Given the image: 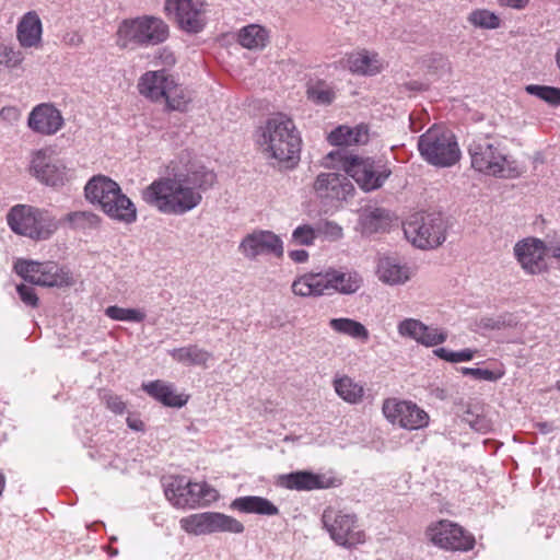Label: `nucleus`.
<instances>
[{"label":"nucleus","mask_w":560,"mask_h":560,"mask_svg":"<svg viewBox=\"0 0 560 560\" xmlns=\"http://www.w3.org/2000/svg\"><path fill=\"white\" fill-rule=\"evenodd\" d=\"M215 180V174L203 166L173 177L153 180L141 191L142 200L163 214L183 215L200 205V189H207Z\"/></svg>","instance_id":"obj_1"},{"label":"nucleus","mask_w":560,"mask_h":560,"mask_svg":"<svg viewBox=\"0 0 560 560\" xmlns=\"http://www.w3.org/2000/svg\"><path fill=\"white\" fill-rule=\"evenodd\" d=\"M260 142L268 158L279 163L295 164L300 159L301 137L293 120L278 114L266 121Z\"/></svg>","instance_id":"obj_2"},{"label":"nucleus","mask_w":560,"mask_h":560,"mask_svg":"<svg viewBox=\"0 0 560 560\" xmlns=\"http://www.w3.org/2000/svg\"><path fill=\"white\" fill-rule=\"evenodd\" d=\"M137 88L143 97L153 103H164L170 112H185L191 102L188 91L166 70L144 72Z\"/></svg>","instance_id":"obj_3"},{"label":"nucleus","mask_w":560,"mask_h":560,"mask_svg":"<svg viewBox=\"0 0 560 560\" xmlns=\"http://www.w3.org/2000/svg\"><path fill=\"white\" fill-rule=\"evenodd\" d=\"M471 160V166L479 173L511 178L518 175V171L504 152L501 143L490 137H480L475 139L468 148Z\"/></svg>","instance_id":"obj_4"},{"label":"nucleus","mask_w":560,"mask_h":560,"mask_svg":"<svg viewBox=\"0 0 560 560\" xmlns=\"http://www.w3.org/2000/svg\"><path fill=\"white\" fill-rule=\"evenodd\" d=\"M328 159L337 161L347 175L352 177L364 191L381 188L390 176V168L381 160L369 156L343 154L340 151L330 152Z\"/></svg>","instance_id":"obj_5"},{"label":"nucleus","mask_w":560,"mask_h":560,"mask_svg":"<svg viewBox=\"0 0 560 560\" xmlns=\"http://www.w3.org/2000/svg\"><path fill=\"white\" fill-rule=\"evenodd\" d=\"M168 37L167 24L155 16L142 15L122 20L116 31V45L120 48L153 46Z\"/></svg>","instance_id":"obj_6"},{"label":"nucleus","mask_w":560,"mask_h":560,"mask_svg":"<svg viewBox=\"0 0 560 560\" xmlns=\"http://www.w3.org/2000/svg\"><path fill=\"white\" fill-rule=\"evenodd\" d=\"M418 149L429 164L439 167L453 166L460 159V150L455 136L443 126L434 125L421 135Z\"/></svg>","instance_id":"obj_7"},{"label":"nucleus","mask_w":560,"mask_h":560,"mask_svg":"<svg viewBox=\"0 0 560 560\" xmlns=\"http://www.w3.org/2000/svg\"><path fill=\"white\" fill-rule=\"evenodd\" d=\"M165 497L176 509H196L209 505L219 498L208 482L192 481L185 476H172L165 487Z\"/></svg>","instance_id":"obj_8"},{"label":"nucleus","mask_w":560,"mask_h":560,"mask_svg":"<svg viewBox=\"0 0 560 560\" xmlns=\"http://www.w3.org/2000/svg\"><path fill=\"white\" fill-rule=\"evenodd\" d=\"M7 221L10 229L32 240H47L57 229V221L45 210L16 205L9 211Z\"/></svg>","instance_id":"obj_9"},{"label":"nucleus","mask_w":560,"mask_h":560,"mask_svg":"<svg viewBox=\"0 0 560 560\" xmlns=\"http://www.w3.org/2000/svg\"><path fill=\"white\" fill-rule=\"evenodd\" d=\"M322 522L330 538L338 546L352 549L366 541V533L354 513L329 506L324 510Z\"/></svg>","instance_id":"obj_10"},{"label":"nucleus","mask_w":560,"mask_h":560,"mask_svg":"<svg viewBox=\"0 0 560 560\" xmlns=\"http://www.w3.org/2000/svg\"><path fill=\"white\" fill-rule=\"evenodd\" d=\"M406 237L417 247L434 248L445 240V224L440 213H417L405 224Z\"/></svg>","instance_id":"obj_11"},{"label":"nucleus","mask_w":560,"mask_h":560,"mask_svg":"<svg viewBox=\"0 0 560 560\" xmlns=\"http://www.w3.org/2000/svg\"><path fill=\"white\" fill-rule=\"evenodd\" d=\"M13 269L24 280L37 285L63 287L72 282L70 273L54 261L38 262L20 258Z\"/></svg>","instance_id":"obj_12"},{"label":"nucleus","mask_w":560,"mask_h":560,"mask_svg":"<svg viewBox=\"0 0 560 560\" xmlns=\"http://www.w3.org/2000/svg\"><path fill=\"white\" fill-rule=\"evenodd\" d=\"M180 528L194 536H201L218 532L242 533L244 525L236 518L217 512H203L182 517Z\"/></svg>","instance_id":"obj_13"},{"label":"nucleus","mask_w":560,"mask_h":560,"mask_svg":"<svg viewBox=\"0 0 560 560\" xmlns=\"http://www.w3.org/2000/svg\"><path fill=\"white\" fill-rule=\"evenodd\" d=\"M425 535L433 545L446 550L467 551L475 546L474 536L448 520L430 524Z\"/></svg>","instance_id":"obj_14"},{"label":"nucleus","mask_w":560,"mask_h":560,"mask_svg":"<svg viewBox=\"0 0 560 560\" xmlns=\"http://www.w3.org/2000/svg\"><path fill=\"white\" fill-rule=\"evenodd\" d=\"M382 411L390 423L407 430H419L429 424V415L410 400L387 398L383 401Z\"/></svg>","instance_id":"obj_15"},{"label":"nucleus","mask_w":560,"mask_h":560,"mask_svg":"<svg viewBox=\"0 0 560 560\" xmlns=\"http://www.w3.org/2000/svg\"><path fill=\"white\" fill-rule=\"evenodd\" d=\"M514 256L525 273L530 276L549 272L547 244L537 237L518 241L513 248Z\"/></svg>","instance_id":"obj_16"},{"label":"nucleus","mask_w":560,"mask_h":560,"mask_svg":"<svg viewBox=\"0 0 560 560\" xmlns=\"http://www.w3.org/2000/svg\"><path fill=\"white\" fill-rule=\"evenodd\" d=\"M165 10L173 14L180 28L187 32L198 33L206 24L202 0H166Z\"/></svg>","instance_id":"obj_17"},{"label":"nucleus","mask_w":560,"mask_h":560,"mask_svg":"<svg viewBox=\"0 0 560 560\" xmlns=\"http://www.w3.org/2000/svg\"><path fill=\"white\" fill-rule=\"evenodd\" d=\"M31 170L37 179L49 186L62 185L66 180V167L56 159L51 149H40L34 152Z\"/></svg>","instance_id":"obj_18"},{"label":"nucleus","mask_w":560,"mask_h":560,"mask_svg":"<svg viewBox=\"0 0 560 560\" xmlns=\"http://www.w3.org/2000/svg\"><path fill=\"white\" fill-rule=\"evenodd\" d=\"M240 250L244 256L252 259L259 255H273L281 258L283 256V243L273 232L259 230L243 238Z\"/></svg>","instance_id":"obj_19"},{"label":"nucleus","mask_w":560,"mask_h":560,"mask_svg":"<svg viewBox=\"0 0 560 560\" xmlns=\"http://www.w3.org/2000/svg\"><path fill=\"white\" fill-rule=\"evenodd\" d=\"M61 112L51 103L36 105L27 118L28 128L42 136L56 135L63 127Z\"/></svg>","instance_id":"obj_20"},{"label":"nucleus","mask_w":560,"mask_h":560,"mask_svg":"<svg viewBox=\"0 0 560 560\" xmlns=\"http://www.w3.org/2000/svg\"><path fill=\"white\" fill-rule=\"evenodd\" d=\"M278 485L288 490L312 491L316 489H328L336 486V479L325 475L300 470L281 475Z\"/></svg>","instance_id":"obj_21"},{"label":"nucleus","mask_w":560,"mask_h":560,"mask_svg":"<svg viewBox=\"0 0 560 560\" xmlns=\"http://www.w3.org/2000/svg\"><path fill=\"white\" fill-rule=\"evenodd\" d=\"M313 189L320 199L342 200L353 190V185L341 174L320 173L317 175Z\"/></svg>","instance_id":"obj_22"},{"label":"nucleus","mask_w":560,"mask_h":560,"mask_svg":"<svg viewBox=\"0 0 560 560\" xmlns=\"http://www.w3.org/2000/svg\"><path fill=\"white\" fill-rule=\"evenodd\" d=\"M43 24L36 11L26 12L16 25V38L23 48L42 46Z\"/></svg>","instance_id":"obj_23"},{"label":"nucleus","mask_w":560,"mask_h":560,"mask_svg":"<svg viewBox=\"0 0 560 560\" xmlns=\"http://www.w3.org/2000/svg\"><path fill=\"white\" fill-rule=\"evenodd\" d=\"M102 211L113 220L131 224L137 221L138 212L135 203L127 197L121 188L115 190L113 197L105 202Z\"/></svg>","instance_id":"obj_24"},{"label":"nucleus","mask_w":560,"mask_h":560,"mask_svg":"<svg viewBox=\"0 0 560 560\" xmlns=\"http://www.w3.org/2000/svg\"><path fill=\"white\" fill-rule=\"evenodd\" d=\"M293 294L302 298H318L330 295L326 270L320 272H306L298 277L291 285Z\"/></svg>","instance_id":"obj_25"},{"label":"nucleus","mask_w":560,"mask_h":560,"mask_svg":"<svg viewBox=\"0 0 560 560\" xmlns=\"http://www.w3.org/2000/svg\"><path fill=\"white\" fill-rule=\"evenodd\" d=\"M330 295L335 293L352 294L360 290L363 278L355 270L341 271L335 268L326 269Z\"/></svg>","instance_id":"obj_26"},{"label":"nucleus","mask_w":560,"mask_h":560,"mask_svg":"<svg viewBox=\"0 0 560 560\" xmlns=\"http://www.w3.org/2000/svg\"><path fill=\"white\" fill-rule=\"evenodd\" d=\"M327 139L330 144L337 147L363 145L369 142L370 129L366 124L354 127L340 125L328 135Z\"/></svg>","instance_id":"obj_27"},{"label":"nucleus","mask_w":560,"mask_h":560,"mask_svg":"<svg viewBox=\"0 0 560 560\" xmlns=\"http://www.w3.org/2000/svg\"><path fill=\"white\" fill-rule=\"evenodd\" d=\"M347 66L354 74L372 77L382 72L384 62L377 52L362 49L348 55Z\"/></svg>","instance_id":"obj_28"},{"label":"nucleus","mask_w":560,"mask_h":560,"mask_svg":"<svg viewBox=\"0 0 560 560\" xmlns=\"http://www.w3.org/2000/svg\"><path fill=\"white\" fill-rule=\"evenodd\" d=\"M119 187L112 178L96 175L86 183L84 187L85 197L91 203L97 205L102 210L105 202L109 200V197H113V194Z\"/></svg>","instance_id":"obj_29"},{"label":"nucleus","mask_w":560,"mask_h":560,"mask_svg":"<svg viewBox=\"0 0 560 560\" xmlns=\"http://www.w3.org/2000/svg\"><path fill=\"white\" fill-rule=\"evenodd\" d=\"M143 390L167 407L180 408L188 401V396L177 394L171 384L156 380L142 385Z\"/></svg>","instance_id":"obj_30"},{"label":"nucleus","mask_w":560,"mask_h":560,"mask_svg":"<svg viewBox=\"0 0 560 560\" xmlns=\"http://www.w3.org/2000/svg\"><path fill=\"white\" fill-rule=\"evenodd\" d=\"M376 273L382 282L390 285L402 284L411 277L407 266L398 265L387 257L380 259Z\"/></svg>","instance_id":"obj_31"},{"label":"nucleus","mask_w":560,"mask_h":560,"mask_svg":"<svg viewBox=\"0 0 560 560\" xmlns=\"http://www.w3.org/2000/svg\"><path fill=\"white\" fill-rule=\"evenodd\" d=\"M232 508L243 513H254L260 515H277L279 509L268 499L262 497L247 495L233 501Z\"/></svg>","instance_id":"obj_32"},{"label":"nucleus","mask_w":560,"mask_h":560,"mask_svg":"<svg viewBox=\"0 0 560 560\" xmlns=\"http://www.w3.org/2000/svg\"><path fill=\"white\" fill-rule=\"evenodd\" d=\"M170 354L175 361L188 365L207 366L208 361L212 359L211 352L196 345L173 349Z\"/></svg>","instance_id":"obj_33"},{"label":"nucleus","mask_w":560,"mask_h":560,"mask_svg":"<svg viewBox=\"0 0 560 560\" xmlns=\"http://www.w3.org/2000/svg\"><path fill=\"white\" fill-rule=\"evenodd\" d=\"M334 388L338 396L349 404H359L364 396V387L345 375L334 381Z\"/></svg>","instance_id":"obj_34"},{"label":"nucleus","mask_w":560,"mask_h":560,"mask_svg":"<svg viewBox=\"0 0 560 560\" xmlns=\"http://www.w3.org/2000/svg\"><path fill=\"white\" fill-rule=\"evenodd\" d=\"M330 328L342 335H347L351 338L359 339L362 341H368L370 334L366 327L361 324L360 322H357L351 318H332L329 322Z\"/></svg>","instance_id":"obj_35"},{"label":"nucleus","mask_w":560,"mask_h":560,"mask_svg":"<svg viewBox=\"0 0 560 560\" xmlns=\"http://www.w3.org/2000/svg\"><path fill=\"white\" fill-rule=\"evenodd\" d=\"M268 34L259 25H248L241 30L238 34L240 44L247 49H261L266 46Z\"/></svg>","instance_id":"obj_36"},{"label":"nucleus","mask_w":560,"mask_h":560,"mask_svg":"<svg viewBox=\"0 0 560 560\" xmlns=\"http://www.w3.org/2000/svg\"><path fill=\"white\" fill-rule=\"evenodd\" d=\"M306 95L310 101L317 105H330L336 97L334 89L323 80L308 83Z\"/></svg>","instance_id":"obj_37"},{"label":"nucleus","mask_w":560,"mask_h":560,"mask_svg":"<svg viewBox=\"0 0 560 560\" xmlns=\"http://www.w3.org/2000/svg\"><path fill=\"white\" fill-rule=\"evenodd\" d=\"M467 21L475 27L485 30H495L500 27L501 20L492 11L487 9H476L469 13Z\"/></svg>","instance_id":"obj_38"},{"label":"nucleus","mask_w":560,"mask_h":560,"mask_svg":"<svg viewBox=\"0 0 560 560\" xmlns=\"http://www.w3.org/2000/svg\"><path fill=\"white\" fill-rule=\"evenodd\" d=\"M526 93L534 95L552 106H560V89L549 85L529 84L525 86Z\"/></svg>","instance_id":"obj_39"},{"label":"nucleus","mask_w":560,"mask_h":560,"mask_svg":"<svg viewBox=\"0 0 560 560\" xmlns=\"http://www.w3.org/2000/svg\"><path fill=\"white\" fill-rule=\"evenodd\" d=\"M105 315L113 320L120 322L140 323L145 318V314L140 310L124 308L117 305H110L106 307Z\"/></svg>","instance_id":"obj_40"},{"label":"nucleus","mask_w":560,"mask_h":560,"mask_svg":"<svg viewBox=\"0 0 560 560\" xmlns=\"http://www.w3.org/2000/svg\"><path fill=\"white\" fill-rule=\"evenodd\" d=\"M66 220L73 229H94L100 224V217L89 211H75L67 214Z\"/></svg>","instance_id":"obj_41"},{"label":"nucleus","mask_w":560,"mask_h":560,"mask_svg":"<svg viewBox=\"0 0 560 560\" xmlns=\"http://www.w3.org/2000/svg\"><path fill=\"white\" fill-rule=\"evenodd\" d=\"M24 55L13 46L0 44V66L7 69H14L22 65Z\"/></svg>","instance_id":"obj_42"},{"label":"nucleus","mask_w":560,"mask_h":560,"mask_svg":"<svg viewBox=\"0 0 560 560\" xmlns=\"http://www.w3.org/2000/svg\"><path fill=\"white\" fill-rule=\"evenodd\" d=\"M460 372L464 375H469L475 380L495 382L502 378L505 370L501 366L495 370L479 369V368H462Z\"/></svg>","instance_id":"obj_43"},{"label":"nucleus","mask_w":560,"mask_h":560,"mask_svg":"<svg viewBox=\"0 0 560 560\" xmlns=\"http://www.w3.org/2000/svg\"><path fill=\"white\" fill-rule=\"evenodd\" d=\"M427 325L415 318H407L399 323L398 332L402 337H409L418 341L421 332L425 331Z\"/></svg>","instance_id":"obj_44"},{"label":"nucleus","mask_w":560,"mask_h":560,"mask_svg":"<svg viewBox=\"0 0 560 560\" xmlns=\"http://www.w3.org/2000/svg\"><path fill=\"white\" fill-rule=\"evenodd\" d=\"M447 338V334L441 329L427 326L425 331L421 332L418 341L425 347H433L443 343Z\"/></svg>","instance_id":"obj_45"},{"label":"nucleus","mask_w":560,"mask_h":560,"mask_svg":"<svg viewBox=\"0 0 560 560\" xmlns=\"http://www.w3.org/2000/svg\"><path fill=\"white\" fill-rule=\"evenodd\" d=\"M316 229L311 225H300L292 233V240L299 245L310 246L316 238Z\"/></svg>","instance_id":"obj_46"},{"label":"nucleus","mask_w":560,"mask_h":560,"mask_svg":"<svg viewBox=\"0 0 560 560\" xmlns=\"http://www.w3.org/2000/svg\"><path fill=\"white\" fill-rule=\"evenodd\" d=\"M103 402L106 405V407L112 410L114 413L121 415L126 410V404L122 401V399L109 392L104 393L102 396Z\"/></svg>","instance_id":"obj_47"},{"label":"nucleus","mask_w":560,"mask_h":560,"mask_svg":"<svg viewBox=\"0 0 560 560\" xmlns=\"http://www.w3.org/2000/svg\"><path fill=\"white\" fill-rule=\"evenodd\" d=\"M316 231L331 240H338L342 236V229L335 222L325 221L318 223Z\"/></svg>","instance_id":"obj_48"},{"label":"nucleus","mask_w":560,"mask_h":560,"mask_svg":"<svg viewBox=\"0 0 560 560\" xmlns=\"http://www.w3.org/2000/svg\"><path fill=\"white\" fill-rule=\"evenodd\" d=\"M16 291L22 302L27 306L36 307L38 305V298L34 288L26 284H19Z\"/></svg>","instance_id":"obj_49"},{"label":"nucleus","mask_w":560,"mask_h":560,"mask_svg":"<svg viewBox=\"0 0 560 560\" xmlns=\"http://www.w3.org/2000/svg\"><path fill=\"white\" fill-rule=\"evenodd\" d=\"M550 253L551 257L560 260V237H555L547 244V254Z\"/></svg>","instance_id":"obj_50"},{"label":"nucleus","mask_w":560,"mask_h":560,"mask_svg":"<svg viewBox=\"0 0 560 560\" xmlns=\"http://www.w3.org/2000/svg\"><path fill=\"white\" fill-rule=\"evenodd\" d=\"M529 0H498L501 7H509L516 10H522L528 4Z\"/></svg>","instance_id":"obj_51"},{"label":"nucleus","mask_w":560,"mask_h":560,"mask_svg":"<svg viewBox=\"0 0 560 560\" xmlns=\"http://www.w3.org/2000/svg\"><path fill=\"white\" fill-rule=\"evenodd\" d=\"M127 425L133 430V431H144V422L139 418V417H136V416H128L127 417Z\"/></svg>","instance_id":"obj_52"},{"label":"nucleus","mask_w":560,"mask_h":560,"mask_svg":"<svg viewBox=\"0 0 560 560\" xmlns=\"http://www.w3.org/2000/svg\"><path fill=\"white\" fill-rule=\"evenodd\" d=\"M63 43L69 46H79L82 43V36L78 32H69L63 36Z\"/></svg>","instance_id":"obj_53"},{"label":"nucleus","mask_w":560,"mask_h":560,"mask_svg":"<svg viewBox=\"0 0 560 560\" xmlns=\"http://www.w3.org/2000/svg\"><path fill=\"white\" fill-rule=\"evenodd\" d=\"M434 354L436 357H439L440 359H443L447 362H455V352L454 351H451V350H447L446 348H439V349H435L434 351Z\"/></svg>","instance_id":"obj_54"},{"label":"nucleus","mask_w":560,"mask_h":560,"mask_svg":"<svg viewBox=\"0 0 560 560\" xmlns=\"http://www.w3.org/2000/svg\"><path fill=\"white\" fill-rule=\"evenodd\" d=\"M289 257L295 262H305L308 259V253L304 249L291 250Z\"/></svg>","instance_id":"obj_55"},{"label":"nucleus","mask_w":560,"mask_h":560,"mask_svg":"<svg viewBox=\"0 0 560 560\" xmlns=\"http://www.w3.org/2000/svg\"><path fill=\"white\" fill-rule=\"evenodd\" d=\"M475 355V351L471 349H464L462 351L455 352V362H466L472 360Z\"/></svg>","instance_id":"obj_56"},{"label":"nucleus","mask_w":560,"mask_h":560,"mask_svg":"<svg viewBox=\"0 0 560 560\" xmlns=\"http://www.w3.org/2000/svg\"><path fill=\"white\" fill-rule=\"evenodd\" d=\"M0 115L4 119H18L20 116V112L16 107L9 106L3 107L0 112Z\"/></svg>","instance_id":"obj_57"},{"label":"nucleus","mask_w":560,"mask_h":560,"mask_svg":"<svg viewBox=\"0 0 560 560\" xmlns=\"http://www.w3.org/2000/svg\"><path fill=\"white\" fill-rule=\"evenodd\" d=\"M168 58L171 59V61H170V62H172V63H174V62H175V59H174V57H173L172 55H171Z\"/></svg>","instance_id":"obj_58"},{"label":"nucleus","mask_w":560,"mask_h":560,"mask_svg":"<svg viewBox=\"0 0 560 560\" xmlns=\"http://www.w3.org/2000/svg\"><path fill=\"white\" fill-rule=\"evenodd\" d=\"M557 389L560 392V381L557 382Z\"/></svg>","instance_id":"obj_59"}]
</instances>
